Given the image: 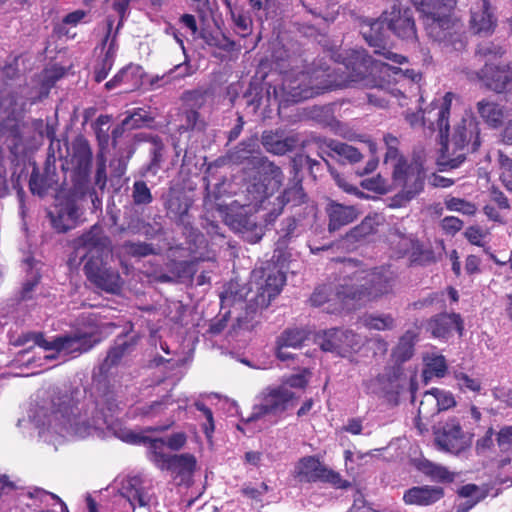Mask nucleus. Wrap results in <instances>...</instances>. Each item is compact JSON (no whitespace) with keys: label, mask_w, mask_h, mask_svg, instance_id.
Listing matches in <instances>:
<instances>
[{"label":"nucleus","mask_w":512,"mask_h":512,"mask_svg":"<svg viewBox=\"0 0 512 512\" xmlns=\"http://www.w3.org/2000/svg\"><path fill=\"white\" fill-rule=\"evenodd\" d=\"M47 137L50 139V145L48 147L46 161L55 165L56 159H61L64 156L61 150V142L59 139L55 138V132L53 129H47Z\"/></svg>","instance_id":"0e129e2a"},{"label":"nucleus","mask_w":512,"mask_h":512,"mask_svg":"<svg viewBox=\"0 0 512 512\" xmlns=\"http://www.w3.org/2000/svg\"><path fill=\"white\" fill-rule=\"evenodd\" d=\"M70 158L71 192L75 197L91 196L93 205H100L101 201L91 184L90 174L92 167V150L88 141L77 137L72 142Z\"/></svg>","instance_id":"1a4fd4ad"},{"label":"nucleus","mask_w":512,"mask_h":512,"mask_svg":"<svg viewBox=\"0 0 512 512\" xmlns=\"http://www.w3.org/2000/svg\"><path fill=\"white\" fill-rule=\"evenodd\" d=\"M121 495L128 500L131 507H146L150 504L152 495L146 481L140 476L127 477L122 481Z\"/></svg>","instance_id":"c85d7f7f"},{"label":"nucleus","mask_w":512,"mask_h":512,"mask_svg":"<svg viewBox=\"0 0 512 512\" xmlns=\"http://www.w3.org/2000/svg\"><path fill=\"white\" fill-rule=\"evenodd\" d=\"M131 197L135 206H147L153 202L151 190L143 180H136L133 183Z\"/></svg>","instance_id":"de8ad7c7"},{"label":"nucleus","mask_w":512,"mask_h":512,"mask_svg":"<svg viewBox=\"0 0 512 512\" xmlns=\"http://www.w3.org/2000/svg\"><path fill=\"white\" fill-rule=\"evenodd\" d=\"M114 24V20L111 17L107 18V32L101 43V51L106 56H111V58H116V53L118 50L117 43V32L114 35H111L112 27ZM116 31H118L116 29Z\"/></svg>","instance_id":"603ef678"},{"label":"nucleus","mask_w":512,"mask_h":512,"mask_svg":"<svg viewBox=\"0 0 512 512\" xmlns=\"http://www.w3.org/2000/svg\"><path fill=\"white\" fill-rule=\"evenodd\" d=\"M496 440L501 451L512 449V425L502 427L497 433Z\"/></svg>","instance_id":"774afa93"},{"label":"nucleus","mask_w":512,"mask_h":512,"mask_svg":"<svg viewBox=\"0 0 512 512\" xmlns=\"http://www.w3.org/2000/svg\"><path fill=\"white\" fill-rule=\"evenodd\" d=\"M293 163V171L298 175L299 167L307 166L310 174L316 178L317 174L323 170V165L321 162L312 159L310 156L299 155L295 157L292 161Z\"/></svg>","instance_id":"5fc2aeb1"},{"label":"nucleus","mask_w":512,"mask_h":512,"mask_svg":"<svg viewBox=\"0 0 512 512\" xmlns=\"http://www.w3.org/2000/svg\"><path fill=\"white\" fill-rule=\"evenodd\" d=\"M417 339L418 333L414 330H407L399 338V341L392 352V355L397 362L403 363L412 358Z\"/></svg>","instance_id":"79ce46f5"},{"label":"nucleus","mask_w":512,"mask_h":512,"mask_svg":"<svg viewBox=\"0 0 512 512\" xmlns=\"http://www.w3.org/2000/svg\"><path fill=\"white\" fill-rule=\"evenodd\" d=\"M419 470L425 475L429 476L432 480L449 483L455 479V474L450 472L446 467L435 464L431 461L424 460L419 464Z\"/></svg>","instance_id":"c03bdc74"},{"label":"nucleus","mask_w":512,"mask_h":512,"mask_svg":"<svg viewBox=\"0 0 512 512\" xmlns=\"http://www.w3.org/2000/svg\"><path fill=\"white\" fill-rule=\"evenodd\" d=\"M423 362V377L426 382L432 377L442 378L445 376L448 366L443 355L435 352L426 353L423 356Z\"/></svg>","instance_id":"ea45409f"},{"label":"nucleus","mask_w":512,"mask_h":512,"mask_svg":"<svg viewBox=\"0 0 512 512\" xmlns=\"http://www.w3.org/2000/svg\"><path fill=\"white\" fill-rule=\"evenodd\" d=\"M57 183L58 176L56 166L46 161L42 174H40L36 167L33 169L29 179V188L32 194L43 197L47 194L48 190L53 189Z\"/></svg>","instance_id":"473e14b6"},{"label":"nucleus","mask_w":512,"mask_h":512,"mask_svg":"<svg viewBox=\"0 0 512 512\" xmlns=\"http://www.w3.org/2000/svg\"><path fill=\"white\" fill-rule=\"evenodd\" d=\"M417 240L413 234H407L399 227H393L389 233L390 244L398 257L409 254Z\"/></svg>","instance_id":"a19ab883"},{"label":"nucleus","mask_w":512,"mask_h":512,"mask_svg":"<svg viewBox=\"0 0 512 512\" xmlns=\"http://www.w3.org/2000/svg\"><path fill=\"white\" fill-rule=\"evenodd\" d=\"M226 220L227 223L237 231L251 230L256 224L251 217L242 213L236 215L228 214Z\"/></svg>","instance_id":"680f3d73"},{"label":"nucleus","mask_w":512,"mask_h":512,"mask_svg":"<svg viewBox=\"0 0 512 512\" xmlns=\"http://www.w3.org/2000/svg\"><path fill=\"white\" fill-rule=\"evenodd\" d=\"M425 170L419 160L410 164L400 161L393 169V178L396 184L402 186V194L406 200H411L424 188Z\"/></svg>","instance_id":"f3484780"},{"label":"nucleus","mask_w":512,"mask_h":512,"mask_svg":"<svg viewBox=\"0 0 512 512\" xmlns=\"http://www.w3.org/2000/svg\"><path fill=\"white\" fill-rule=\"evenodd\" d=\"M444 204L449 211H456L468 216L474 215L477 210L472 202L452 196L446 197Z\"/></svg>","instance_id":"864d4df0"},{"label":"nucleus","mask_w":512,"mask_h":512,"mask_svg":"<svg viewBox=\"0 0 512 512\" xmlns=\"http://www.w3.org/2000/svg\"><path fill=\"white\" fill-rule=\"evenodd\" d=\"M383 14L387 28L397 38L413 45L418 42L415 19L410 8L394 4L390 10L385 11Z\"/></svg>","instance_id":"dca6fc26"},{"label":"nucleus","mask_w":512,"mask_h":512,"mask_svg":"<svg viewBox=\"0 0 512 512\" xmlns=\"http://www.w3.org/2000/svg\"><path fill=\"white\" fill-rule=\"evenodd\" d=\"M471 28L477 34L491 32L495 25L496 19L490 12L488 0H482V4L477 9L471 11Z\"/></svg>","instance_id":"e433bc0d"},{"label":"nucleus","mask_w":512,"mask_h":512,"mask_svg":"<svg viewBox=\"0 0 512 512\" xmlns=\"http://www.w3.org/2000/svg\"><path fill=\"white\" fill-rule=\"evenodd\" d=\"M319 93L320 87L314 84L308 71L286 73L280 86H269L267 89L269 100L273 99L279 106L307 100Z\"/></svg>","instance_id":"9b49d317"},{"label":"nucleus","mask_w":512,"mask_h":512,"mask_svg":"<svg viewBox=\"0 0 512 512\" xmlns=\"http://www.w3.org/2000/svg\"><path fill=\"white\" fill-rule=\"evenodd\" d=\"M362 321L363 325L370 330L386 331L396 327V321L391 314H368Z\"/></svg>","instance_id":"a18cd8bd"},{"label":"nucleus","mask_w":512,"mask_h":512,"mask_svg":"<svg viewBox=\"0 0 512 512\" xmlns=\"http://www.w3.org/2000/svg\"><path fill=\"white\" fill-rule=\"evenodd\" d=\"M185 410L186 401L174 399L170 390L157 400L137 406L135 408V414L137 416L153 419L170 413L169 423L167 425L149 429L150 431L163 432L168 430L175 423V414Z\"/></svg>","instance_id":"4468645a"},{"label":"nucleus","mask_w":512,"mask_h":512,"mask_svg":"<svg viewBox=\"0 0 512 512\" xmlns=\"http://www.w3.org/2000/svg\"><path fill=\"white\" fill-rule=\"evenodd\" d=\"M110 240L103 229L92 226L75 240V253L84 262L83 271L87 279L97 288L111 294L121 290L119 272L107 263Z\"/></svg>","instance_id":"f03ea898"},{"label":"nucleus","mask_w":512,"mask_h":512,"mask_svg":"<svg viewBox=\"0 0 512 512\" xmlns=\"http://www.w3.org/2000/svg\"><path fill=\"white\" fill-rule=\"evenodd\" d=\"M326 214L328 216V231L335 232L355 221L360 212L353 205L331 201L326 207Z\"/></svg>","instance_id":"7c9ffc66"},{"label":"nucleus","mask_w":512,"mask_h":512,"mask_svg":"<svg viewBox=\"0 0 512 512\" xmlns=\"http://www.w3.org/2000/svg\"><path fill=\"white\" fill-rule=\"evenodd\" d=\"M455 405V398L450 391L432 388L424 393L418 411L420 415L427 418L441 411L448 410Z\"/></svg>","instance_id":"bb28decb"},{"label":"nucleus","mask_w":512,"mask_h":512,"mask_svg":"<svg viewBox=\"0 0 512 512\" xmlns=\"http://www.w3.org/2000/svg\"><path fill=\"white\" fill-rule=\"evenodd\" d=\"M304 227L300 220L295 216H290L283 219L280 223V228L277 230L278 239L276 245L279 249L287 248L292 244L302 233Z\"/></svg>","instance_id":"c9c22d12"},{"label":"nucleus","mask_w":512,"mask_h":512,"mask_svg":"<svg viewBox=\"0 0 512 512\" xmlns=\"http://www.w3.org/2000/svg\"><path fill=\"white\" fill-rule=\"evenodd\" d=\"M388 31L389 29L387 28L384 14L378 19L368 20L361 25V34L369 46L375 48V54L395 64L407 62L405 56L397 54L385 46Z\"/></svg>","instance_id":"ddd939ff"},{"label":"nucleus","mask_w":512,"mask_h":512,"mask_svg":"<svg viewBox=\"0 0 512 512\" xmlns=\"http://www.w3.org/2000/svg\"><path fill=\"white\" fill-rule=\"evenodd\" d=\"M296 134H287L282 129L265 130L261 135V143L267 152L274 155H284L293 151L298 145Z\"/></svg>","instance_id":"cd10ccee"},{"label":"nucleus","mask_w":512,"mask_h":512,"mask_svg":"<svg viewBox=\"0 0 512 512\" xmlns=\"http://www.w3.org/2000/svg\"><path fill=\"white\" fill-rule=\"evenodd\" d=\"M285 280L284 274L276 269L269 272L262 269L252 272V280L246 295L245 316L237 317L238 328L250 330L254 327L252 320L279 295Z\"/></svg>","instance_id":"423d86ee"},{"label":"nucleus","mask_w":512,"mask_h":512,"mask_svg":"<svg viewBox=\"0 0 512 512\" xmlns=\"http://www.w3.org/2000/svg\"><path fill=\"white\" fill-rule=\"evenodd\" d=\"M498 161L501 169L500 178L504 186L512 191V158L499 152Z\"/></svg>","instance_id":"bf43d9fd"},{"label":"nucleus","mask_w":512,"mask_h":512,"mask_svg":"<svg viewBox=\"0 0 512 512\" xmlns=\"http://www.w3.org/2000/svg\"><path fill=\"white\" fill-rule=\"evenodd\" d=\"M395 284L394 273L387 268H375L362 278L360 285L341 287L337 296L343 301H370L392 292Z\"/></svg>","instance_id":"9d476101"},{"label":"nucleus","mask_w":512,"mask_h":512,"mask_svg":"<svg viewBox=\"0 0 512 512\" xmlns=\"http://www.w3.org/2000/svg\"><path fill=\"white\" fill-rule=\"evenodd\" d=\"M193 199L182 188L172 187L169 189L164 203L167 216L184 228H191V216L189 210Z\"/></svg>","instance_id":"412c9836"},{"label":"nucleus","mask_w":512,"mask_h":512,"mask_svg":"<svg viewBox=\"0 0 512 512\" xmlns=\"http://www.w3.org/2000/svg\"><path fill=\"white\" fill-rule=\"evenodd\" d=\"M144 70L140 65L129 64L120 69L114 77L105 83L107 90L123 87L124 92L132 91L142 85Z\"/></svg>","instance_id":"c756f323"},{"label":"nucleus","mask_w":512,"mask_h":512,"mask_svg":"<svg viewBox=\"0 0 512 512\" xmlns=\"http://www.w3.org/2000/svg\"><path fill=\"white\" fill-rule=\"evenodd\" d=\"M319 345L323 351L345 356L351 351L359 350L362 346V339L352 330L332 328L319 336Z\"/></svg>","instance_id":"a211bd4d"},{"label":"nucleus","mask_w":512,"mask_h":512,"mask_svg":"<svg viewBox=\"0 0 512 512\" xmlns=\"http://www.w3.org/2000/svg\"><path fill=\"white\" fill-rule=\"evenodd\" d=\"M115 59L102 54L94 65V80L97 83L104 81L114 65Z\"/></svg>","instance_id":"4d7b16f0"},{"label":"nucleus","mask_w":512,"mask_h":512,"mask_svg":"<svg viewBox=\"0 0 512 512\" xmlns=\"http://www.w3.org/2000/svg\"><path fill=\"white\" fill-rule=\"evenodd\" d=\"M425 329L432 337L446 340L454 329L462 336L464 323L458 313H440L427 320Z\"/></svg>","instance_id":"a878e982"},{"label":"nucleus","mask_w":512,"mask_h":512,"mask_svg":"<svg viewBox=\"0 0 512 512\" xmlns=\"http://www.w3.org/2000/svg\"><path fill=\"white\" fill-rule=\"evenodd\" d=\"M151 120L152 118L147 116L144 111L139 110L125 117L122 122L124 128H127V130H133L141 128L146 122H150Z\"/></svg>","instance_id":"69168bd1"},{"label":"nucleus","mask_w":512,"mask_h":512,"mask_svg":"<svg viewBox=\"0 0 512 512\" xmlns=\"http://www.w3.org/2000/svg\"><path fill=\"white\" fill-rule=\"evenodd\" d=\"M409 259L412 265L419 266H426L436 261L434 252L431 249H424L419 240L410 250Z\"/></svg>","instance_id":"09e8293b"},{"label":"nucleus","mask_w":512,"mask_h":512,"mask_svg":"<svg viewBox=\"0 0 512 512\" xmlns=\"http://www.w3.org/2000/svg\"><path fill=\"white\" fill-rule=\"evenodd\" d=\"M444 497V489L440 486H413L403 494L406 505L428 506Z\"/></svg>","instance_id":"2f4dec72"},{"label":"nucleus","mask_w":512,"mask_h":512,"mask_svg":"<svg viewBox=\"0 0 512 512\" xmlns=\"http://www.w3.org/2000/svg\"><path fill=\"white\" fill-rule=\"evenodd\" d=\"M120 438L129 444L147 446L148 459L159 469L163 468L167 459L171 456V454L164 452L166 446L164 438H151L131 430L122 432Z\"/></svg>","instance_id":"4be33fe9"},{"label":"nucleus","mask_w":512,"mask_h":512,"mask_svg":"<svg viewBox=\"0 0 512 512\" xmlns=\"http://www.w3.org/2000/svg\"><path fill=\"white\" fill-rule=\"evenodd\" d=\"M126 252L133 257H146L155 254L153 244L146 242L127 241L124 243Z\"/></svg>","instance_id":"13d9d810"},{"label":"nucleus","mask_w":512,"mask_h":512,"mask_svg":"<svg viewBox=\"0 0 512 512\" xmlns=\"http://www.w3.org/2000/svg\"><path fill=\"white\" fill-rule=\"evenodd\" d=\"M477 110L483 120L490 126L497 127L502 123L503 112L498 104L481 100L477 103Z\"/></svg>","instance_id":"37998d69"},{"label":"nucleus","mask_w":512,"mask_h":512,"mask_svg":"<svg viewBox=\"0 0 512 512\" xmlns=\"http://www.w3.org/2000/svg\"><path fill=\"white\" fill-rule=\"evenodd\" d=\"M107 183L106 173V157L103 152L96 156V172L94 177V185L103 191Z\"/></svg>","instance_id":"052dcab7"},{"label":"nucleus","mask_w":512,"mask_h":512,"mask_svg":"<svg viewBox=\"0 0 512 512\" xmlns=\"http://www.w3.org/2000/svg\"><path fill=\"white\" fill-rule=\"evenodd\" d=\"M318 155L323 160L324 164L331 171V174H334L332 167L329 161L326 159L327 157L336 158L337 161L342 163H350L354 164L359 162L362 159L361 152L347 144L333 139H318Z\"/></svg>","instance_id":"aec40b11"},{"label":"nucleus","mask_w":512,"mask_h":512,"mask_svg":"<svg viewBox=\"0 0 512 512\" xmlns=\"http://www.w3.org/2000/svg\"><path fill=\"white\" fill-rule=\"evenodd\" d=\"M231 18L234 24V31L242 38H246L253 32V22L249 15L231 10Z\"/></svg>","instance_id":"8fccbe9b"},{"label":"nucleus","mask_w":512,"mask_h":512,"mask_svg":"<svg viewBox=\"0 0 512 512\" xmlns=\"http://www.w3.org/2000/svg\"><path fill=\"white\" fill-rule=\"evenodd\" d=\"M422 13L427 36L442 49L462 51L466 39L462 24L453 17L456 0H411Z\"/></svg>","instance_id":"7ed1b4c3"},{"label":"nucleus","mask_w":512,"mask_h":512,"mask_svg":"<svg viewBox=\"0 0 512 512\" xmlns=\"http://www.w3.org/2000/svg\"><path fill=\"white\" fill-rule=\"evenodd\" d=\"M477 77L490 90L496 93L512 91V66L486 63L477 72Z\"/></svg>","instance_id":"5701e85b"},{"label":"nucleus","mask_w":512,"mask_h":512,"mask_svg":"<svg viewBox=\"0 0 512 512\" xmlns=\"http://www.w3.org/2000/svg\"><path fill=\"white\" fill-rule=\"evenodd\" d=\"M306 338L307 334L303 329H286L278 338L277 344H281L289 348H298Z\"/></svg>","instance_id":"3c124183"},{"label":"nucleus","mask_w":512,"mask_h":512,"mask_svg":"<svg viewBox=\"0 0 512 512\" xmlns=\"http://www.w3.org/2000/svg\"><path fill=\"white\" fill-rule=\"evenodd\" d=\"M307 202V195L302 187V179L294 173V178L291 183L287 185L284 191L273 198L268 209L262 215L265 223L273 224L276 219L282 214L285 206L291 208L300 207Z\"/></svg>","instance_id":"2eb2a0df"},{"label":"nucleus","mask_w":512,"mask_h":512,"mask_svg":"<svg viewBox=\"0 0 512 512\" xmlns=\"http://www.w3.org/2000/svg\"><path fill=\"white\" fill-rule=\"evenodd\" d=\"M435 443L440 450L445 452L457 454L464 450V433L459 420L456 418L448 419L443 426L435 432Z\"/></svg>","instance_id":"b1692460"},{"label":"nucleus","mask_w":512,"mask_h":512,"mask_svg":"<svg viewBox=\"0 0 512 512\" xmlns=\"http://www.w3.org/2000/svg\"><path fill=\"white\" fill-rule=\"evenodd\" d=\"M49 215L53 228L63 233L74 228L78 218V211L74 204L68 203L60 207L55 215L52 212Z\"/></svg>","instance_id":"4c0bfd02"},{"label":"nucleus","mask_w":512,"mask_h":512,"mask_svg":"<svg viewBox=\"0 0 512 512\" xmlns=\"http://www.w3.org/2000/svg\"><path fill=\"white\" fill-rule=\"evenodd\" d=\"M16 493L15 485L8 480L6 475H0V503L8 502L14 498Z\"/></svg>","instance_id":"338daca9"},{"label":"nucleus","mask_w":512,"mask_h":512,"mask_svg":"<svg viewBox=\"0 0 512 512\" xmlns=\"http://www.w3.org/2000/svg\"><path fill=\"white\" fill-rule=\"evenodd\" d=\"M198 260L172 261L168 264L167 273L159 276L161 282H186L190 281L198 270Z\"/></svg>","instance_id":"72a5a7b5"},{"label":"nucleus","mask_w":512,"mask_h":512,"mask_svg":"<svg viewBox=\"0 0 512 512\" xmlns=\"http://www.w3.org/2000/svg\"><path fill=\"white\" fill-rule=\"evenodd\" d=\"M194 405L205 416L206 421L202 424V429L207 439H211L215 430L213 413L203 402L197 401Z\"/></svg>","instance_id":"e2e57ef3"},{"label":"nucleus","mask_w":512,"mask_h":512,"mask_svg":"<svg viewBox=\"0 0 512 512\" xmlns=\"http://www.w3.org/2000/svg\"><path fill=\"white\" fill-rule=\"evenodd\" d=\"M297 400L295 393L285 386H268L257 395L251 414L242 421L250 423L264 419L271 424H276L296 406Z\"/></svg>","instance_id":"6e6552de"},{"label":"nucleus","mask_w":512,"mask_h":512,"mask_svg":"<svg viewBox=\"0 0 512 512\" xmlns=\"http://www.w3.org/2000/svg\"><path fill=\"white\" fill-rule=\"evenodd\" d=\"M196 458L189 453L171 455L161 470L170 471L182 481L190 478L196 468Z\"/></svg>","instance_id":"f704fd0d"},{"label":"nucleus","mask_w":512,"mask_h":512,"mask_svg":"<svg viewBox=\"0 0 512 512\" xmlns=\"http://www.w3.org/2000/svg\"><path fill=\"white\" fill-rule=\"evenodd\" d=\"M139 339L136 333L118 335L93 371L89 394L85 393L82 400L79 390L54 397L49 407L37 410L34 416L36 426L63 437L85 438L107 424L108 418L122 409V401L108 378L113 369L135 351Z\"/></svg>","instance_id":"f257e3e1"},{"label":"nucleus","mask_w":512,"mask_h":512,"mask_svg":"<svg viewBox=\"0 0 512 512\" xmlns=\"http://www.w3.org/2000/svg\"><path fill=\"white\" fill-rule=\"evenodd\" d=\"M453 98L454 94L448 92L444 95L439 107H435L434 103H432L430 109H421L417 112L407 111L405 118L413 127L416 125L427 126L432 131L438 130L440 136H447L450 127L449 115Z\"/></svg>","instance_id":"f8f14e48"},{"label":"nucleus","mask_w":512,"mask_h":512,"mask_svg":"<svg viewBox=\"0 0 512 512\" xmlns=\"http://www.w3.org/2000/svg\"><path fill=\"white\" fill-rule=\"evenodd\" d=\"M298 473L302 479L308 482H325L330 483L337 488H346L349 483L342 480L341 476L329 469L313 456L304 457L300 460Z\"/></svg>","instance_id":"6ab92c4d"},{"label":"nucleus","mask_w":512,"mask_h":512,"mask_svg":"<svg viewBox=\"0 0 512 512\" xmlns=\"http://www.w3.org/2000/svg\"><path fill=\"white\" fill-rule=\"evenodd\" d=\"M454 377L457 382V386L461 391H471L475 393L481 391L482 384L479 379L473 378L464 372H455Z\"/></svg>","instance_id":"6e6d98bb"},{"label":"nucleus","mask_w":512,"mask_h":512,"mask_svg":"<svg viewBox=\"0 0 512 512\" xmlns=\"http://www.w3.org/2000/svg\"><path fill=\"white\" fill-rule=\"evenodd\" d=\"M404 382L405 379L398 370L389 368L371 381L370 388L373 393L386 398L390 402H396L404 387Z\"/></svg>","instance_id":"393cba45"},{"label":"nucleus","mask_w":512,"mask_h":512,"mask_svg":"<svg viewBox=\"0 0 512 512\" xmlns=\"http://www.w3.org/2000/svg\"><path fill=\"white\" fill-rule=\"evenodd\" d=\"M256 145L255 140L241 142L234 159L238 162L248 160L258 168L257 175L247 186V198L249 206L265 211L271 204L274 192L283 184L284 175L281 168L266 157L253 155Z\"/></svg>","instance_id":"20e7f679"},{"label":"nucleus","mask_w":512,"mask_h":512,"mask_svg":"<svg viewBox=\"0 0 512 512\" xmlns=\"http://www.w3.org/2000/svg\"><path fill=\"white\" fill-rule=\"evenodd\" d=\"M378 224L377 216H367L361 221L359 225L355 226L349 231L347 238L354 241H360L365 237L375 233Z\"/></svg>","instance_id":"49530a36"},{"label":"nucleus","mask_w":512,"mask_h":512,"mask_svg":"<svg viewBox=\"0 0 512 512\" xmlns=\"http://www.w3.org/2000/svg\"><path fill=\"white\" fill-rule=\"evenodd\" d=\"M30 342L44 350L55 351V354L49 356V358L62 356L67 359H74L93 349L100 342V339L96 334L82 330L56 336L51 341L46 340L43 333L40 332H29L19 338V344L21 345Z\"/></svg>","instance_id":"0eeeda50"},{"label":"nucleus","mask_w":512,"mask_h":512,"mask_svg":"<svg viewBox=\"0 0 512 512\" xmlns=\"http://www.w3.org/2000/svg\"><path fill=\"white\" fill-rule=\"evenodd\" d=\"M442 147L437 158L440 171H448L460 167L469 153L476 152L480 145V128L474 114L465 111L455 122L451 137L440 136Z\"/></svg>","instance_id":"39448f33"},{"label":"nucleus","mask_w":512,"mask_h":512,"mask_svg":"<svg viewBox=\"0 0 512 512\" xmlns=\"http://www.w3.org/2000/svg\"><path fill=\"white\" fill-rule=\"evenodd\" d=\"M147 141L150 143L149 154L151 159L149 163L143 167V175L151 174L155 176L161 168L164 159V143L157 135L149 136Z\"/></svg>","instance_id":"58836bf2"}]
</instances>
